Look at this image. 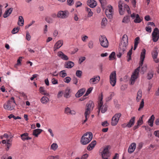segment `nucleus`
I'll list each match as a JSON object with an SVG mask.
<instances>
[{"label":"nucleus","mask_w":159,"mask_h":159,"mask_svg":"<svg viewBox=\"0 0 159 159\" xmlns=\"http://www.w3.org/2000/svg\"><path fill=\"white\" fill-rule=\"evenodd\" d=\"M153 72L152 71H150L148 72L147 75V79L148 80L151 79L153 76Z\"/></svg>","instance_id":"4c0bfd02"},{"label":"nucleus","mask_w":159,"mask_h":159,"mask_svg":"<svg viewBox=\"0 0 159 159\" xmlns=\"http://www.w3.org/2000/svg\"><path fill=\"white\" fill-rule=\"evenodd\" d=\"M42 131V130H34L33 134L35 137H38V135L41 133Z\"/></svg>","instance_id":"c85d7f7f"},{"label":"nucleus","mask_w":159,"mask_h":159,"mask_svg":"<svg viewBox=\"0 0 159 159\" xmlns=\"http://www.w3.org/2000/svg\"><path fill=\"white\" fill-rule=\"evenodd\" d=\"M16 105L14 98L12 97L10 100L8 101L7 103L4 104V108L6 110H12L14 109L15 105Z\"/></svg>","instance_id":"20e7f679"},{"label":"nucleus","mask_w":159,"mask_h":159,"mask_svg":"<svg viewBox=\"0 0 159 159\" xmlns=\"http://www.w3.org/2000/svg\"><path fill=\"white\" fill-rule=\"evenodd\" d=\"M110 79V84L113 86H114L116 84V71H113L111 74Z\"/></svg>","instance_id":"1a4fd4ad"},{"label":"nucleus","mask_w":159,"mask_h":159,"mask_svg":"<svg viewBox=\"0 0 159 159\" xmlns=\"http://www.w3.org/2000/svg\"><path fill=\"white\" fill-rule=\"evenodd\" d=\"M109 12H110L111 13H112V14H113V11L112 10V7L111 6L109 7L108 9H106Z\"/></svg>","instance_id":"4d7b16f0"},{"label":"nucleus","mask_w":159,"mask_h":159,"mask_svg":"<svg viewBox=\"0 0 159 159\" xmlns=\"http://www.w3.org/2000/svg\"><path fill=\"white\" fill-rule=\"evenodd\" d=\"M100 77L99 76H95L94 78H91L89 80V82L91 84H94L98 82L100 80Z\"/></svg>","instance_id":"a211bd4d"},{"label":"nucleus","mask_w":159,"mask_h":159,"mask_svg":"<svg viewBox=\"0 0 159 159\" xmlns=\"http://www.w3.org/2000/svg\"><path fill=\"white\" fill-rule=\"evenodd\" d=\"M94 107V104L93 102L91 101H89L88 103L86 105V109L89 110V111L92 110Z\"/></svg>","instance_id":"4468645a"},{"label":"nucleus","mask_w":159,"mask_h":159,"mask_svg":"<svg viewBox=\"0 0 159 159\" xmlns=\"http://www.w3.org/2000/svg\"><path fill=\"white\" fill-rule=\"evenodd\" d=\"M74 66V63L71 61H69L66 63L65 65V67L68 68H71Z\"/></svg>","instance_id":"a878e982"},{"label":"nucleus","mask_w":159,"mask_h":159,"mask_svg":"<svg viewBox=\"0 0 159 159\" xmlns=\"http://www.w3.org/2000/svg\"><path fill=\"white\" fill-rule=\"evenodd\" d=\"M92 90V88H90L88 89L86 92V93L84 95V96H87L90 93Z\"/></svg>","instance_id":"864d4df0"},{"label":"nucleus","mask_w":159,"mask_h":159,"mask_svg":"<svg viewBox=\"0 0 159 159\" xmlns=\"http://www.w3.org/2000/svg\"><path fill=\"white\" fill-rule=\"evenodd\" d=\"M147 68V65L146 64H144L141 68V72H142V74H143L146 71Z\"/></svg>","instance_id":"58836bf2"},{"label":"nucleus","mask_w":159,"mask_h":159,"mask_svg":"<svg viewBox=\"0 0 159 159\" xmlns=\"http://www.w3.org/2000/svg\"><path fill=\"white\" fill-rule=\"evenodd\" d=\"M144 100L143 99L142 100V101L141 102V103L139 105V107L138 109V111H140L144 107Z\"/></svg>","instance_id":"c03bdc74"},{"label":"nucleus","mask_w":159,"mask_h":159,"mask_svg":"<svg viewBox=\"0 0 159 159\" xmlns=\"http://www.w3.org/2000/svg\"><path fill=\"white\" fill-rule=\"evenodd\" d=\"M52 84H56L58 83L57 80H55L54 78H53L52 79Z\"/></svg>","instance_id":"69168bd1"},{"label":"nucleus","mask_w":159,"mask_h":159,"mask_svg":"<svg viewBox=\"0 0 159 159\" xmlns=\"http://www.w3.org/2000/svg\"><path fill=\"white\" fill-rule=\"evenodd\" d=\"M158 53V48L156 47H155L152 53V57L153 59H154L155 62L157 63L159 62V61L158 60H155L157 58Z\"/></svg>","instance_id":"f8f14e48"},{"label":"nucleus","mask_w":159,"mask_h":159,"mask_svg":"<svg viewBox=\"0 0 159 159\" xmlns=\"http://www.w3.org/2000/svg\"><path fill=\"white\" fill-rule=\"evenodd\" d=\"M154 135L156 136L159 138V131H155L154 133Z\"/></svg>","instance_id":"0e129e2a"},{"label":"nucleus","mask_w":159,"mask_h":159,"mask_svg":"<svg viewBox=\"0 0 159 159\" xmlns=\"http://www.w3.org/2000/svg\"><path fill=\"white\" fill-rule=\"evenodd\" d=\"M124 7H125V8L126 9V10L127 11L128 13L129 14L130 13L131 11H130V9H129L128 6L127 5H125Z\"/></svg>","instance_id":"5fc2aeb1"},{"label":"nucleus","mask_w":159,"mask_h":159,"mask_svg":"<svg viewBox=\"0 0 159 159\" xmlns=\"http://www.w3.org/2000/svg\"><path fill=\"white\" fill-rule=\"evenodd\" d=\"M99 41L101 46L104 48H107L108 46V42L104 36H101L99 38Z\"/></svg>","instance_id":"6e6552de"},{"label":"nucleus","mask_w":159,"mask_h":159,"mask_svg":"<svg viewBox=\"0 0 159 159\" xmlns=\"http://www.w3.org/2000/svg\"><path fill=\"white\" fill-rule=\"evenodd\" d=\"M86 10L88 13V16L89 17H91L93 15V12L92 11L91 9L89 8L86 7Z\"/></svg>","instance_id":"ea45409f"},{"label":"nucleus","mask_w":159,"mask_h":159,"mask_svg":"<svg viewBox=\"0 0 159 159\" xmlns=\"http://www.w3.org/2000/svg\"><path fill=\"white\" fill-rule=\"evenodd\" d=\"M87 3L88 5L91 8L95 7L97 5L96 1L94 0H88L87 1Z\"/></svg>","instance_id":"dca6fc26"},{"label":"nucleus","mask_w":159,"mask_h":159,"mask_svg":"<svg viewBox=\"0 0 159 159\" xmlns=\"http://www.w3.org/2000/svg\"><path fill=\"white\" fill-rule=\"evenodd\" d=\"M24 20L22 16H20L19 17V20L18 22V25H19L22 26L24 25Z\"/></svg>","instance_id":"7c9ffc66"},{"label":"nucleus","mask_w":159,"mask_h":159,"mask_svg":"<svg viewBox=\"0 0 159 159\" xmlns=\"http://www.w3.org/2000/svg\"><path fill=\"white\" fill-rule=\"evenodd\" d=\"M20 28L19 27L15 28L12 30L11 32L13 34H15L17 33L19 30Z\"/></svg>","instance_id":"8fccbe9b"},{"label":"nucleus","mask_w":159,"mask_h":159,"mask_svg":"<svg viewBox=\"0 0 159 159\" xmlns=\"http://www.w3.org/2000/svg\"><path fill=\"white\" fill-rule=\"evenodd\" d=\"M58 147L57 145L55 143H53L51 146V149L54 151L56 150Z\"/></svg>","instance_id":"a18cd8bd"},{"label":"nucleus","mask_w":159,"mask_h":159,"mask_svg":"<svg viewBox=\"0 0 159 159\" xmlns=\"http://www.w3.org/2000/svg\"><path fill=\"white\" fill-rule=\"evenodd\" d=\"M70 93V90L68 89H66V91L65 92V94H64V97L66 98H68Z\"/></svg>","instance_id":"de8ad7c7"},{"label":"nucleus","mask_w":159,"mask_h":159,"mask_svg":"<svg viewBox=\"0 0 159 159\" xmlns=\"http://www.w3.org/2000/svg\"><path fill=\"white\" fill-rule=\"evenodd\" d=\"M85 90V89L84 88H83L79 90L75 94L76 97L77 98H79L82 95H83Z\"/></svg>","instance_id":"5701e85b"},{"label":"nucleus","mask_w":159,"mask_h":159,"mask_svg":"<svg viewBox=\"0 0 159 159\" xmlns=\"http://www.w3.org/2000/svg\"><path fill=\"white\" fill-rule=\"evenodd\" d=\"M67 2L69 6H71L73 4V0H67Z\"/></svg>","instance_id":"774afa93"},{"label":"nucleus","mask_w":159,"mask_h":159,"mask_svg":"<svg viewBox=\"0 0 159 159\" xmlns=\"http://www.w3.org/2000/svg\"><path fill=\"white\" fill-rule=\"evenodd\" d=\"M20 137L22 140L25 141V140L31 139V138L28 136V134L25 133L20 135Z\"/></svg>","instance_id":"6ab92c4d"},{"label":"nucleus","mask_w":159,"mask_h":159,"mask_svg":"<svg viewBox=\"0 0 159 159\" xmlns=\"http://www.w3.org/2000/svg\"><path fill=\"white\" fill-rule=\"evenodd\" d=\"M46 21L48 23H52V19L49 17H46L45 18Z\"/></svg>","instance_id":"bf43d9fd"},{"label":"nucleus","mask_w":159,"mask_h":159,"mask_svg":"<svg viewBox=\"0 0 159 159\" xmlns=\"http://www.w3.org/2000/svg\"><path fill=\"white\" fill-rule=\"evenodd\" d=\"M71 80V78L69 77H67L64 79V81L66 83H68L70 82Z\"/></svg>","instance_id":"3c124183"},{"label":"nucleus","mask_w":159,"mask_h":159,"mask_svg":"<svg viewBox=\"0 0 159 159\" xmlns=\"http://www.w3.org/2000/svg\"><path fill=\"white\" fill-rule=\"evenodd\" d=\"M131 2L133 7L135 8L136 7V0H131Z\"/></svg>","instance_id":"680f3d73"},{"label":"nucleus","mask_w":159,"mask_h":159,"mask_svg":"<svg viewBox=\"0 0 159 159\" xmlns=\"http://www.w3.org/2000/svg\"><path fill=\"white\" fill-rule=\"evenodd\" d=\"M116 54L114 52H112L109 56V60H112L115 58Z\"/></svg>","instance_id":"37998d69"},{"label":"nucleus","mask_w":159,"mask_h":159,"mask_svg":"<svg viewBox=\"0 0 159 159\" xmlns=\"http://www.w3.org/2000/svg\"><path fill=\"white\" fill-rule=\"evenodd\" d=\"M88 154L87 153H85L81 157L80 159H86L88 157Z\"/></svg>","instance_id":"13d9d810"},{"label":"nucleus","mask_w":159,"mask_h":159,"mask_svg":"<svg viewBox=\"0 0 159 159\" xmlns=\"http://www.w3.org/2000/svg\"><path fill=\"white\" fill-rule=\"evenodd\" d=\"M69 15V12L68 11H60L58 13L57 17L61 18H67Z\"/></svg>","instance_id":"9b49d317"},{"label":"nucleus","mask_w":159,"mask_h":159,"mask_svg":"<svg viewBox=\"0 0 159 159\" xmlns=\"http://www.w3.org/2000/svg\"><path fill=\"white\" fill-rule=\"evenodd\" d=\"M13 10V8H11L8 10L6 11L3 14V16L4 18H6L12 12Z\"/></svg>","instance_id":"393cba45"},{"label":"nucleus","mask_w":159,"mask_h":159,"mask_svg":"<svg viewBox=\"0 0 159 159\" xmlns=\"http://www.w3.org/2000/svg\"><path fill=\"white\" fill-rule=\"evenodd\" d=\"M105 12L107 17L109 18H111L112 17L113 14L110 12H109L106 10H105Z\"/></svg>","instance_id":"a19ab883"},{"label":"nucleus","mask_w":159,"mask_h":159,"mask_svg":"<svg viewBox=\"0 0 159 159\" xmlns=\"http://www.w3.org/2000/svg\"><path fill=\"white\" fill-rule=\"evenodd\" d=\"M40 92L42 94L46 96H48L49 94L47 93L46 91L44 89V88L41 87L39 89Z\"/></svg>","instance_id":"473e14b6"},{"label":"nucleus","mask_w":159,"mask_h":159,"mask_svg":"<svg viewBox=\"0 0 159 159\" xmlns=\"http://www.w3.org/2000/svg\"><path fill=\"white\" fill-rule=\"evenodd\" d=\"M63 41L62 40H59L55 44L54 47V51H55L57 49L60 48L63 45Z\"/></svg>","instance_id":"2eb2a0df"},{"label":"nucleus","mask_w":159,"mask_h":159,"mask_svg":"<svg viewBox=\"0 0 159 159\" xmlns=\"http://www.w3.org/2000/svg\"><path fill=\"white\" fill-rule=\"evenodd\" d=\"M65 71L64 70H62L59 73L60 76L62 78L64 77L67 75L66 73H65Z\"/></svg>","instance_id":"49530a36"},{"label":"nucleus","mask_w":159,"mask_h":159,"mask_svg":"<svg viewBox=\"0 0 159 159\" xmlns=\"http://www.w3.org/2000/svg\"><path fill=\"white\" fill-rule=\"evenodd\" d=\"M26 39L28 41H29L30 40L31 36L28 32H27L26 33Z\"/></svg>","instance_id":"e2e57ef3"},{"label":"nucleus","mask_w":159,"mask_h":159,"mask_svg":"<svg viewBox=\"0 0 159 159\" xmlns=\"http://www.w3.org/2000/svg\"><path fill=\"white\" fill-rule=\"evenodd\" d=\"M132 47L131 49L128 52L127 54V57L128 58L127 61H129L131 59V55L132 54Z\"/></svg>","instance_id":"c756f323"},{"label":"nucleus","mask_w":159,"mask_h":159,"mask_svg":"<svg viewBox=\"0 0 159 159\" xmlns=\"http://www.w3.org/2000/svg\"><path fill=\"white\" fill-rule=\"evenodd\" d=\"M110 146L107 145L103 147L102 149L101 152L102 157L103 159H108V158L111 156V152L109 151Z\"/></svg>","instance_id":"39448f33"},{"label":"nucleus","mask_w":159,"mask_h":159,"mask_svg":"<svg viewBox=\"0 0 159 159\" xmlns=\"http://www.w3.org/2000/svg\"><path fill=\"white\" fill-rule=\"evenodd\" d=\"M107 20L106 18H103L101 22V25L102 27L105 26L107 24Z\"/></svg>","instance_id":"79ce46f5"},{"label":"nucleus","mask_w":159,"mask_h":159,"mask_svg":"<svg viewBox=\"0 0 159 159\" xmlns=\"http://www.w3.org/2000/svg\"><path fill=\"white\" fill-rule=\"evenodd\" d=\"M93 43L92 41H90L88 43V46L90 48H92L93 47Z\"/></svg>","instance_id":"6e6d98bb"},{"label":"nucleus","mask_w":159,"mask_h":159,"mask_svg":"<svg viewBox=\"0 0 159 159\" xmlns=\"http://www.w3.org/2000/svg\"><path fill=\"white\" fill-rule=\"evenodd\" d=\"M142 96V92L141 90H139L137 94V97H136V100L137 102H139Z\"/></svg>","instance_id":"2f4dec72"},{"label":"nucleus","mask_w":159,"mask_h":159,"mask_svg":"<svg viewBox=\"0 0 159 159\" xmlns=\"http://www.w3.org/2000/svg\"><path fill=\"white\" fill-rule=\"evenodd\" d=\"M90 111L86 109L84 113V116L85 118V119L84 121V123H85L86 121L88 118L89 117V115L90 114Z\"/></svg>","instance_id":"cd10ccee"},{"label":"nucleus","mask_w":159,"mask_h":159,"mask_svg":"<svg viewBox=\"0 0 159 159\" xmlns=\"http://www.w3.org/2000/svg\"><path fill=\"white\" fill-rule=\"evenodd\" d=\"M152 40L154 42H156L159 38V31L157 28H155L152 34Z\"/></svg>","instance_id":"9d476101"},{"label":"nucleus","mask_w":159,"mask_h":159,"mask_svg":"<svg viewBox=\"0 0 159 159\" xmlns=\"http://www.w3.org/2000/svg\"><path fill=\"white\" fill-rule=\"evenodd\" d=\"M12 157L11 156H9L7 157L6 156H4L1 157V159H12Z\"/></svg>","instance_id":"338daca9"},{"label":"nucleus","mask_w":159,"mask_h":159,"mask_svg":"<svg viewBox=\"0 0 159 159\" xmlns=\"http://www.w3.org/2000/svg\"><path fill=\"white\" fill-rule=\"evenodd\" d=\"M130 17L129 16H126L124 17L122 20V22L125 23H128L129 21Z\"/></svg>","instance_id":"c9c22d12"},{"label":"nucleus","mask_w":159,"mask_h":159,"mask_svg":"<svg viewBox=\"0 0 159 159\" xmlns=\"http://www.w3.org/2000/svg\"><path fill=\"white\" fill-rule=\"evenodd\" d=\"M103 96L102 93H101V97H99V101L98 103V114L99 115L100 110H101V112L102 113L105 112L107 110V107L105 106H103L102 102Z\"/></svg>","instance_id":"423d86ee"},{"label":"nucleus","mask_w":159,"mask_h":159,"mask_svg":"<svg viewBox=\"0 0 159 159\" xmlns=\"http://www.w3.org/2000/svg\"><path fill=\"white\" fill-rule=\"evenodd\" d=\"M121 114L120 113H117L115 114L112 117L111 120V125L115 126L118 123Z\"/></svg>","instance_id":"0eeeda50"},{"label":"nucleus","mask_w":159,"mask_h":159,"mask_svg":"<svg viewBox=\"0 0 159 159\" xmlns=\"http://www.w3.org/2000/svg\"><path fill=\"white\" fill-rule=\"evenodd\" d=\"M93 138V134L91 132H88L84 134L81 137L80 142L83 145L89 143Z\"/></svg>","instance_id":"7ed1b4c3"},{"label":"nucleus","mask_w":159,"mask_h":159,"mask_svg":"<svg viewBox=\"0 0 159 159\" xmlns=\"http://www.w3.org/2000/svg\"><path fill=\"white\" fill-rule=\"evenodd\" d=\"M142 118H140L138 120L137 123L134 127V129H136L139 128V126L143 124V120H142Z\"/></svg>","instance_id":"412c9836"},{"label":"nucleus","mask_w":159,"mask_h":159,"mask_svg":"<svg viewBox=\"0 0 159 159\" xmlns=\"http://www.w3.org/2000/svg\"><path fill=\"white\" fill-rule=\"evenodd\" d=\"M135 117L134 116L132 117L130 120L129 122L127 124V127L129 128H130L133 125L134 123L135 120Z\"/></svg>","instance_id":"4be33fe9"},{"label":"nucleus","mask_w":159,"mask_h":159,"mask_svg":"<svg viewBox=\"0 0 159 159\" xmlns=\"http://www.w3.org/2000/svg\"><path fill=\"white\" fill-rule=\"evenodd\" d=\"M122 2L121 1H120L118 2V7L119 13L120 15H123L124 14V11L122 10Z\"/></svg>","instance_id":"b1692460"},{"label":"nucleus","mask_w":159,"mask_h":159,"mask_svg":"<svg viewBox=\"0 0 159 159\" xmlns=\"http://www.w3.org/2000/svg\"><path fill=\"white\" fill-rule=\"evenodd\" d=\"M96 144V141L95 140L92 141L91 143L87 147V149L89 151L92 150Z\"/></svg>","instance_id":"f3484780"},{"label":"nucleus","mask_w":159,"mask_h":159,"mask_svg":"<svg viewBox=\"0 0 159 159\" xmlns=\"http://www.w3.org/2000/svg\"><path fill=\"white\" fill-rule=\"evenodd\" d=\"M145 49H143L142 52L141 53L139 66L134 71L133 73L131 76L130 81V84L131 85H133L134 84L135 80L139 77V73L140 69V67L143 64V62L145 57Z\"/></svg>","instance_id":"f257e3e1"},{"label":"nucleus","mask_w":159,"mask_h":159,"mask_svg":"<svg viewBox=\"0 0 159 159\" xmlns=\"http://www.w3.org/2000/svg\"><path fill=\"white\" fill-rule=\"evenodd\" d=\"M82 72L81 70H77L76 72V76L80 78L82 75Z\"/></svg>","instance_id":"603ef678"},{"label":"nucleus","mask_w":159,"mask_h":159,"mask_svg":"<svg viewBox=\"0 0 159 159\" xmlns=\"http://www.w3.org/2000/svg\"><path fill=\"white\" fill-rule=\"evenodd\" d=\"M139 37H137L135 38L134 40V50H135L136 48L137 45L139 43Z\"/></svg>","instance_id":"f704fd0d"},{"label":"nucleus","mask_w":159,"mask_h":159,"mask_svg":"<svg viewBox=\"0 0 159 159\" xmlns=\"http://www.w3.org/2000/svg\"><path fill=\"white\" fill-rule=\"evenodd\" d=\"M155 117L154 115H152L151 116L150 118L148 120V122L149 125L151 127L153 125V121L154 120Z\"/></svg>","instance_id":"bb28decb"},{"label":"nucleus","mask_w":159,"mask_h":159,"mask_svg":"<svg viewBox=\"0 0 159 159\" xmlns=\"http://www.w3.org/2000/svg\"><path fill=\"white\" fill-rule=\"evenodd\" d=\"M48 101V98L46 96H43L41 99V101L43 104L47 103Z\"/></svg>","instance_id":"72a5a7b5"},{"label":"nucleus","mask_w":159,"mask_h":159,"mask_svg":"<svg viewBox=\"0 0 159 159\" xmlns=\"http://www.w3.org/2000/svg\"><path fill=\"white\" fill-rule=\"evenodd\" d=\"M128 45V37L126 34L123 35L122 40L119 44V53L117 54V56L120 58L122 54L124 53Z\"/></svg>","instance_id":"f03ea898"},{"label":"nucleus","mask_w":159,"mask_h":159,"mask_svg":"<svg viewBox=\"0 0 159 159\" xmlns=\"http://www.w3.org/2000/svg\"><path fill=\"white\" fill-rule=\"evenodd\" d=\"M22 58L23 57H19V58L18 59L17 61V63L14 66L15 67H16V66L17 65H21V63L20 61H21Z\"/></svg>","instance_id":"09e8293b"},{"label":"nucleus","mask_w":159,"mask_h":159,"mask_svg":"<svg viewBox=\"0 0 159 159\" xmlns=\"http://www.w3.org/2000/svg\"><path fill=\"white\" fill-rule=\"evenodd\" d=\"M136 147V144L135 143H132L129 146L128 149V152L129 153L133 152L135 150Z\"/></svg>","instance_id":"ddd939ff"},{"label":"nucleus","mask_w":159,"mask_h":159,"mask_svg":"<svg viewBox=\"0 0 159 159\" xmlns=\"http://www.w3.org/2000/svg\"><path fill=\"white\" fill-rule=\"evenodd\" d=\"M58 56L63 60H67L69 58L67 56L64 54L62 52H58Z\"/></svg>","instance_id":"aec40b11"},{"label":"nucleus","mask_w":159,"mask_h":159,"mask_svg":"<svg viewBox=\"0 0 159 159\" xmlns=\"http://www.w3.org/2000/svg\"><path fill=\"white\" fill-rule=\"evenodd\" d=\"M71 112V111L70 110V109L68 108L67 107L65 109V112L67 114H70V112Z\"/></svg>","instance_id":"052dcab7"},{"label":"nucleus","mask_w":159,"mask_h":159,"mask_svg":"<svg viewBox=\"0 0 159 159\" xmlns=\"http://www.w3.org/2000/svg\"><path fill=\"white\" fill-rule=\"evenodd\" d=\"M141 21L139 16V14H137L136 15V18L134 20V22L135 23H139Z\"/></svg>","instance_id":"e433bc0d"}]
</instances>
